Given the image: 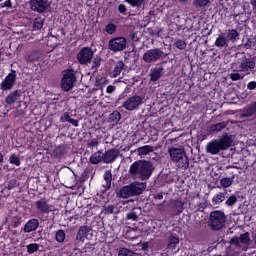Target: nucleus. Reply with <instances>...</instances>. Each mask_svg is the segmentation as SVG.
I'll return each instance as SVG.
<instances>
[{
    "label": "nucleus",
    "instance_id": "nucleus-1",
    "mask_svg": "<svg viewBox=\"0 0 256 256\" xmlns=\"http://www.w3.org/2000/svg\"><path fill=\"white\" fill-rule=\"evenodd\" d=\"M154 171V166L148 160H136L129 166L128 173L131 176H138L140 180L147 181L150 179Z\"/></svg>",
    "mask_w": 256,
    "mask_h": 256
},
{
    "label": "nucleus",
    "instance_id": "nucleus-2",
    "mask_svg": "<svg viewBox=\"0 0 256 256\" xmlns=\"http://www.w3.org/2000/svg\"><path fill=\"white\" fill-rule=\"evenodd\" d=\"M232 143V136L225 132L219 138L212 139L206 144V153L218 155L221 151L228 150L232 146Z\"/></svg>",
    "mask_w": 256,
    "mask_h": 256
},
{
    "label": "nucleus",
    "instance_id": "nucleus-3",
    "mask_svg": "<svg viewBox=\"0 0 256 256\" xmlns=\"http://www.w3.org/2000/svg\"><path fill=\"white\" fill-rule=\"evenodd\" d=\"M167 153L177 168L184 170L189 168V157L184 148L170 146L167 149Z\"/></svg>",
    "mask_w": 256,
    "mask_h": 256
},
{
    "label": "nucleus",
    "instance_id": "nucleus-4",
    "mask_svg": "<svg viewBox=\"0 0 256 256\" xmlns=\"http://www.w3.org/2000/svg\"><path fill=\"white\" fill-rule=\"evenodd\" d=\"M146 188L144 182H132L128 185L122 186L118 192H116V197L119 199H128L130 197H135L141 195Z\"/></svg>",
    "mask_w": 256,
    "mask_h": 256
},
{
    "label": "nucleus",
    "instance_id": "nucleus-5",
    "mask_svg": "<svg viewBox=\"0 0 256 256\" xmlns=\"http://www.w3.org/2000/svg\"><path fill=\"white\" fill-rule=\"evenodd\" d=\"M227 217L221 210H214L209 214L208 227L212 231H220L225 227Z\"/></svg>",
    "mask_w": 256,
    "mask_h": 256
},
{
    "label": "nucleus",
    "instance_id": "nucleus-6",
    "mask_svg": "<svg viewBox=\"0 0 256 256\" xmlns=\"http://www.w3.org/2000/svg\"><path fill=\"white\" fill-rule=\"evenodd\" d=\"M76 82L77 77L75 71L73 69H66L62 76V80H60V87L62 88V91L69 92L73 90Z\"/></svg>",
    "mask_w": 256,
    "mask_h": 256
},
{
    "label": "nucleus",
    "instance_id": "nucleus-7",
    "mask_svg": "<svg viewBox=\"0 0 256 256\" xmlns=\"http://www.w3.org/2000/svg\"><path fill=\"white\" fill-rule=\"evenodd\" d=\"M164 56V51L160 48L147 49L143 55L142 60L146 64H154L161 60Z\"/></svg>",
    "mask_w": 256,
    "mask_h": 256
},
{
    "label": "nucleus",
    "instance_id": "nucleus-8",
    "mask_svg": "<svg viewBox=\"0 0 256 256\" xmlns=\"http://www.w3.org/2000/svg\"><path fill=\"white\" fill-rule=\"evenodd\" d=\"M95 55V51L92 47L84 46L80 48L78 54H76V60H78V64L80 65H88L92 62Z\"/></svg>",
    "mask_w": 256,
    "mask_h": 256
},
{
    "label": "nucleus",
    "instance_id": "nucleus-9",
    "mask_svg": "<svg viewBox=\"0 0 256 256\" xmlns=\"http://www.w3.org/2000/svg\"><path fill=\"white\" fill-rule=\"evenodd\" d=\"M127 47V39L125 37H114L108 41V49L114 53L122 52Z\"/></svg>",
    "mask_w": 256,
    "mask_h": 256
},
{
    "label": "nucleus",
    "instance_id": "nucleus-10",
    "mask_svg": "<svg viewBox=\"0 0 256 256\" xmlns=\"http://www.w3.org/2000/svg\"><path fill=\"white\" fill-rule=\"evenodd\" d=\"M144 99L142 96L133 95L128 97L122 104V107L127 111H134L143 105Z\"/></svg>",
    "mask_w": 256,
    "mask_h": 256
},
{
    "label": "nucleus",
    "instance_id": "nucleus-11",
    "mask_svg": "<svg viewBox=\"0 0 256 256\" xmlns=\"http://www.w3.org/2000/svg\"><path fill=\"white\" fill-rule=\"evenodd\" d=\"M30 9L38 14L47 13L50 4L47 0H29Z\"/></svg>",
    "mask_w": 256,
    "mask_h": 256
},
{
    "label": "nucleus",
    "instance_id": "nucleus-12",
    "mask_svg": "<svg viewBox=\"0 0 256 256\" xmlns=\"http://www.w3.org/2000/svg\"><path fill=\"white\" fill-rule=\"evenodd\" d=\"M185 202L181 198L171 199L168 209L173 216H179L185 210Z\"/></svg>",
    "mask_w": 256,
    "mask_h": 256
},
{
    "label": "nucleus",
    "instance_id": "nucleus-13",
    "mask_svg": "<svg viewBox=\"0 0 256 256\" xmlns=\"http://www.w3.org/2000/svg\"><path fill=\"white\" fill-rule=\"evenodd\" d=\"M256 68L255 60L251 58H244L239 64L240 72L244 73V76H248Z\"/></svg>",
    "mask_w": 256,
    "mask_h": 256
},
{
    "label": "nucleus",
    "instance_id": "nucleus-14",
    "mask_svg": "<svg viewBox=\"0 0 256 256\" xmlns=\"http://www.w3.org/2000/svg\"><path fill=\"white\" fill-rule=\"evenodd\" d=\"M17 74L15 70H11V72L6 76V78L1 83L2 91H10L13 89L16 83Z\"/></svg>",
    "mask_w": 256,
    "mask_h": 256
},
{
    "label": "nucleus",
    "instance_id": "nucleus-15",
    "mask_svg": "<svg viewBox=\"0 0 256 256\" xmlns=\"http://www.w3.org/2000/svg\"><path fill=\"white\" fill-rule=\"evenodd\" d=\"M35 206L41 214L48 215L49 213L53 212L52 204H50L48 199L45 197H42L39 200H37L35 202Z\"/></svg>",
    "mask_w": 256,
    "mask_h": 256
},
{
    "label": "nucleus",
    "instance_id": "nucleus-16",
    "mask_svg": "<svg viewBox=\"0 0 256 256\" xmlns=\"http://www.w3.org/2000/svg\"><path fill=\"white\" fill-rule=\"evenodd\" d=\"M120 156V150L117 148H110L102 153V162L104 164H112Z\"/></svg>",
    "mask_w": 256,
    "mask_h": 256
},
{
    "label": "nucleus",
    "instance_id": "nucleus-17",
    "mask_svg": "<svg viewBox=\"0 0 256 256\" xmlns=\"http://www.w3.org/2000/svg\"><path fill=\"white\" fill-rule=\"evenodd\" d=\"M163 71H164V68L162 66L151 68L149 72L150 82L152 83L158 82L163 76Z\"/></svg>",
    "mask_w": 256,
    "mask_h": 256
},
{
    "label": "nucleus",
    "instance_id": "nucleus-18",
    "mask_svg": "<svg viewBox=\"0 0 256 256\" xmlns=\"http://www.w3.org/2000/svg\"><path fill=\"white\" fill-rule=\"evenodd\" d=\"M22 96V92L19 89H16L14 91H11L5 99V102L7 105L12 106L13 104H15L16 102H18V100L20 99V97Z\"/></svg>",
    "mask_w": 256,
    "mask_h": 256
},
{
    "label": "nucleus",
    "instance_id": "nucleus-19",
    "mask_svg": "<svg viewBox=\"0 0 256 256\" xmlns=\"http://www.w3.org/2000/svg\"><path fill=\"white\" fill-rule=\"evenodd\" d=\"M40 226V222L38 220V218H31V220H28V222H26L23 231L25 233H31L36 231Z\"/></svg>",
    "mask_w": 256,
    "mask_h": 256
},
{
    "label": "nucleus",
    "instance_id": "nucleus-20",
    "mask_svg": "<svg viewBox=\"0 0 256 256\" xmlns=\"http://www.w3.org/2000/svg\"><path fill=\"white\" fill-rule=\"evenodd\" d=\"M256 114V101L243 108L241 116L245 118L252 117Z\"/></svg>",
    "mask_w": 256,
    "mask_h": 256
},
{
    "label": "nucleus",
    "instance_id": "nucleus-21",
    "mask_svg": "<svg viewBox=\"0 0 256 256\" xmlns=\"http://www.w3.org/2000/svg\"><path fill=\"white\" fill-rule=\"evenodd\" d=\"M67 153V144L62 143L54 148L53 155L56 159L63 158V155Z\"/></svg>",
    "mask_w": 256,
    "mask_h": 256
},
{
    "label": "nucleus",
    "instance_id": "nucleus-22",
    "mask_svg": "<svg viewBox=\"0 0 256 256\" xmlns=\"http://www.w3.org/2000/svg\"><path fill=\"white\" fill-rule=\"evenodd\" d=\"M179 243H180L179 236L175 234H170V236H168V244L166 248L168 250H175L177 248V245H179Z\"/></svg>",
    "mask_w": 256,
    "mask_h": 256
},
{
    "label": "nucleus",
    "instance_id": "nucleus-23",
    "mask_svg": "<svg viewBox=\"0 0 256 256\" xmlns=\"http://www.w3.org/2000/svg\"><path fill=\"white\" fill-rule=\"evenodd\" d=\"M124 67H125V64L122 60H119L118 62H116V64L114 65V70L110 72V77L117 78L118 76H120Z\"/></svg>",
    "mask_w": 256,
    "mask_h": 256
},
{
    "label": "nucleus",
    "instance_id": "nucleus-24",
    "mask_svg": "<svg viewBox=\"0 0 256 256\" xmlns=\"http://www.w3.org/2000/svg\"><path fill=\"white\" fill-rule=\"evenodd\" d=\"M41 58V54L38 50H33L30 53L26 54L25 60L28 63L38 62Z\"/></svg>",
    "mask_w": 256,
    "mask_h": 256
},
{
    "label": "nucleus",
    "instance_id": "nucleus-25",
    "mask_svg": "<svg viewBox=\"0 0 256 256\" xmlns=\"http://www.w3.org/2000/svg\"><path fill=\"white\" fill-rule=\"evenodd\" d=\"M89 232V226H80V229H78V234H76V240L84 242Z\"/></svg>",
    "mask_w": 256,
    "mask_h": 256
},
{
    "label": "nucleus",
    "instance_id": "nucleus-26",
    "mask_svg": "<svg viewBox=\"0 0 256 256\" xmlns=\"http://www.w3.org/2000/svg\"><path fill=\"white\" fill-rule=\"evenodd\" d=\"M103 161V151L98 150L90 155V164L98 165Z\"/></svg>",
    "mask_w": 256,
    "mask_h": 256
},
{
    "label": "nucleus",
    "instance_id": "nucleus-27",
    "mask_svg": "<svg viewBox=\"0 0 256 256\" xmlns=\"http://www.w3.org/2000/svg\"><path fill=\"white\" fill-rule=\"evenodd\" d=\"M227 126H228V122L222 121V122H218L216 124H212L209 127V130H210L211 133H219L222 130L226 129Z\"/></svg>",
    "mask_w": 256,
    "mask_h": 256
},
{
    "label": "nucleus",
    "instance_id": "nucleus-28",
    "mask_svg": "<svg viewBox=\"0 0 256 256\" xmlns=\"http://www.w3.org/2000/svg\"><path fill=\"white\" fill-rule=\"evenodd\" d=\"M154 151V147L152 145H143L137 149V153L139 156L149 155Z\"/></svg>",
    "mask_w": 256,
    "mask_h": 256
},
{
    "label": "nucleus",
    "instance_id": "nucleus-29",
    "mask_svg": "<svg viewBox=\"0 0 256 256\" xmlns=\"http://www.w3.org/2000/svg\"><path fill=\"white\" fill-rule=\"evenodd\" d=\"M214 46L218 48L227 47L228 46L227 38L224 35H219L214 42Z\"/></svg>",
    "mask_w": 256,
    "mask_h": 256
},
{
    "label": "nucleus",
    "instance_id": "nucleus-30",
    "mask_svg": "<svg viewBox=\"0 0 256 256\" xmlns=\"http://www.w3.org/2000/svg\"><path fill=\"white\" fill-rule=\"evenodd\" d=\"M44 26V19L42 17H36L33 21L32 31H41Z\"/></svg>",
    "mask_w": 256,
    "mask_h": 256
},
{
    "label": "nucleus",
    "instance_id": "nucleus-31",
    "mask_svg": "<svg viewBox=\"0 0 256 256\" xmlns=\"http://www.w3.org/2000/svg\"><path fill=\"white\" fill-rule=\"evenodd\" d=\"M112 178H113V175H112L111 170H106L104 172V181H106V184L102 185V186H104V188H106V190L111 189Z\"/></svg>",
    "mask_w": 256,
    "mask_h": 256
},
{
    "label": "nucleus",
    "instance_id": "nucleus-32",
    "mask_svg": "<svg viewBox=\"0 0 256 256\" xmlns=\"http://www.w3.org/2000/svg\"><path fill=\"white\" fill-rule=\"evenodd\" d=\"M121 120V113L118 110L112 111L110 116H108V122L112 124H117Z\"/></svg>",
    "mask_w": 256,
    "mask_h": 256
},
{
    "label": "nucleus",
    "instance_id": "nucleus-33",
    "mask_svg": "<svg viewBox=\"0 0 256 256\" xmlns=\"http://www.w3.org/2000/svg\"><path fill=\"white\" fill-rule=\"evenodd\" d=\"M235 180V175L231 177H223L220 179V186L223 188H229Z\"/></svg>",
    "mask_w": 256,
    "mask_h": 256
},
{
    "label": "nucleus",
    "instance_id": "nucleus-34",
    "mask_svg": "<svg viewBox=\"0 0 256 256\" xmlns=\"http://www.w3.org/2000/svg\"><path fill=\"white\" fill-rule=\"evenodd\" d=\"M102 59L100 56L94 57V60H92V66L90 67V71H93L94 73L98 72L99 68L101 67Z\"/></svg>",
    "mask_w": 256,
    "mask_h": 256
},
{
    "label": "nucleus",
    "instance_id": "nucleus-35",
    "mask_svg": "<svg viewBox=\"0 0 256 256\" xmlns=\"http://www.w3.org/2000/svg\"><path fill=\"white\" fill-rule=\"evenodd\" d=\"M224 200H225V192H219L215 194L211 199L213 205H218L222 203Z\"/></svg>",
    "mask_w": 256,
    "mask_h": 256
},
{
    "label": "nucleus",
    "instance_id": "nucleus-36",
    "mask_svg": "<svg viewBox=\"0 0 256 256\" xmlns=\"http://www.w3.org/2000/svg\"><path fill=\"white\" fill-rule=\"evenodd\" d=\"M54 239H56V242H58L59 244L64 243L66 239L65 230H58L54 236Z\"/></svg>",
    "mask_w": 256,
    "mask_h": 256
},
{
    "label": "nucleus",
    "instance_id": "nucleus-37",
    "mask_svg": "<svg viewBox=\"0 0 256 256\" xmlns=\"http://www.w3.org/2000/svg\"><path fill=\"white\" fill-rule=\"evenodd\" d=\"M95 250V245L94 244H86L84 245V247L82 248V253H84V255L87 256H92Z\"/></svg>",
    "mask_w": 256,
    "mask_h": 256
},
{
    "label": "nucleus",
    "instance_id": "nucleus-38",
    "mask_svg": "<svg viewBox=\"0 0 256 256\" xmlns=\"http://www.w3.org/2000/svg\"><path fill=\"white\" fill-rule=\"evenodd\" d=\"M124 2L130 5L132 8L140 9L144 4L145 0H124Z\"/></svg>",
    "mask_w": 256,
    "mask_h": 256
},
{
    "label": "nucleus",
    "instance_id": "nucleus-39",
    "mask_svg": "<svg viewBox=\"0 0 256 256\" xmlns=\"http://www.w3.org/2000/svg\"><path fill=\"white\" fill-rule=\"evenodd\" d=\"M239 241L242 245H248L251 242L250 232H244V234H240Z\"/></svg>",
    "mask_w": 256,
    "mask_h": 256
},
{
    "label": "nucleus",
    "instance_id": "nucleus-40",
    "mask_svg": "<svg viewBox=\"0 0 256 256\" xmlns=\"http://www.w3.org/2000/svg\"><path fill=\"white\" fill-rule=\"evenodd\" d=\"M240 34L236 29H230L227 33V39L229 41H236L239 38Z\"/></svg>",
    "mask_w": 256,
    "mask_h": 256
},
{
    "label": "nucleus",
    "instance_id": "nucleus-41",
    "mask_svg": "<svg viewBox=\"0 0 256 256\" xmlns=\"http://www.w3.org/2000/svg\"><path fill=\"white\" fill-rule=\"evenodd\" d=\"M104 31H106L108 35H114L117 32V26L114 23H108Z\"/></svg>",
    "mask_w": 256,
    "mask_h": 256
},
{
    "label": "nucleus",
    "instance_id": "nucleus-42",
    "mask_svg": "<svg viewBox=\"0 0 256 256\" xmlns=\"http://www.w3.org/2000/svg\"><path fill=\"white\" fill-rule=\"evenodd\" d=\"M210 4V0H193V5L197 8H206Z\"/></svg>",
    "mask_w": 256,
    "mask_h": 256
},
{
    "label": "nucleus",
    "instance_id": "nucleus-43",
    "mask_svg": "<svg viewBox=\"0 0 256 256\" xmlns=\"http://www.w3.org/2000/svg\"><path fill=\"white\" fill-rule=\"evenodd\" d=\"M9 162H10V164L15 165L17 167H19L21 165V160L16 153L11 154V156L9 158Z\"/></svg>",
    "mask_w": 256,
    "mask_h": 256
},
{
    "label": "nucleus",
    "instance_id": "nucleus-44",
    "mask_svg": "<svg viewBox=\"0 0 256 256\" xmlns=\"http://www.w3.org/2000/svg\"><path fill=\"white\" fill-rule=\"evenodd\" d=\"M175 48H177L180 51H183L187 48V43L185 40L178 39L174 43Z\"/></svg>",
    "mask_w": 256,
    "mask_h": 256
},
{
    "label": "nucleus",
    "instance_id": "nucleus-45",
    "mask_svg": "<svg viewBox=\"0 0 256 256\" xmlns=\"http://www.w3.org/2000/svg\"><path fill=\"white\" fill-rule=\"evenodd\" d=\"M237 201H238L237 196L232 194L227 198L225 205L228 207H232V206L236 205Z\"/></svg>",
    "mask_w": 256,
    "mask_h": 256
},
{
    "label": "nucleus",
    "instance_id": "nucleus-46",
    "mask_svg": "<svg viewBox=\"0 0 256 256\" xmlns=\"http://www.w3.org/2000/svg\"><path fill=\"white\" fill-rule=\"evenodd\" d=\"M229 78H230L231 81L237 82V81L243 80L245 78V75H242V74H240L238 72L230 73L229 74Z\"/></svg>",
    "mask_w": 256,
    "mask_h": 256
},
{
    "label": "nucleus",
    "instance_id": "nucleus-47",
    "mask_svg": "<svg viewBox=\"0 0 256 256\" xmlns=\"http://www.w3.org/2000/svg\"><path fill=\"white\" fill-rule=\"evenodd\" d=\"M118 256H136V254L132 250H128V248H120Z\"/></svg>",
    "mask_w": 256,
    "mask_h": 256
},
{
    "label": "nucleus",
    "instance_id": "nucleus-48",
    "mask_svg": "<svg viewBox=\"0 0 256 256\" xmlns=\"http://www.w3.org/2000/svg\"><path fill=\"white\" fill-rule=\"evenodd\" d=\"M39 249H40V244H28L27 246V252L30 255L36 253L37 251H39Z\"/></svg>",
    "mask_w": 256,
    "mask_h": 256
},
{
    "label": "nucleus",
    "instance_id": "nucleus-49",
    "mask_svg": "<svg viewBox=\"0 0 256 256\" xmlns=\"http://www.w3.org/2000/svg\"><path fill=\"white\" fill-rule=\"evenodd\" d=\"M22 224V218L21 216H13L12 218V226L14 228L19 227Z\"/></svg>",
    "mask_w": 256,
    "mask_h": 256
},
{
    "label": "nucleus",
    "instance_id": "nucleus-50",
    "mask_svg": "<svg viewBox=\"0 0 256 256\" xmlns=\"http://www.w3.org/2000/svg\"><path fill=\"white\" fill-rule=\"evenodd\" d=\"M127 12H128V9H127V6L125 4H119L118 5V13L123 15V16H127Z\"/></svg>",
    "mask_w": 256,
    "mask_h": 256
},
{
    "label": "nucleus",
    "instance_id": "nucleus-51",
    "mask_svg": "<svg viewBox=\"0 0 256 256\" xmlns=\"http://www.w3.org/2000/svg\"><path fill=\"white\" fill-rule=\"evenodd\" d=\"M126 219L131 220V221H137L138 220L137 213L136 212H127Z\"/></svg>",
    "mask_w": 256,
    "mask_h": 256
},
{
    "label": "nucleus",
    "instance_id": "nucleus-52",
    "mask_svg": "<svg viewBox=\"0 0 256 256\" xmlns=\"http://www.w3.org/2000/svg\"><path fill=\"white\" fill-rule=\"evenodd\" d=\"M16 187H17V181H16V179H11V180L9 181V183H8V186H7L8 190H13V189L16 188Z\"/></svg>",
    "mask_w": 256,
    "mask_h": 256
},
{
    "label": "nucleus",
    "instance_id": "nucleus-53",
    "mask_svg": "<svg viewBox=\"0 0 256 256\" xmlns=\"http://www.w3.org/2000/svg\"><path fill=\"white\" fill-rule=\"evenodd\" d=\"M99 145V141L94 138L88 142V148H95Z\"/></svg>",
    "mask_w": 256,
    "mask_h": 256
},
{
    "label": "nucleus",
    "instance_id": "nucleus-54",
    "mask_svg": "<svg viewBox=\"0 0 256 256\" xmlns=\"http://www.w3.org/2000/svg\"><path fill=\"white\" fill-rule=\"evenodd\" d=\"M71 120V116L68 112L64 113V116L60 117V122H68Z\"/></svg>",
    "mask_w": 256,
    "mask_h": 256
},
{
    "label": "nucleus",
    "instance_id": "nucleus-55",
    "mask_svg": "<svg viewBox=\"0 0 256 256\" xmlns=\"http://www.w3.org/2000/svg\"><path fill=\"white\" fill-rule=\"evenodd\" d=\"M1 8H12V1L6 0L5 2L0 4Z\"/></svg>",
    "mask_w": 256,
    "mask_h": 256
},
{
    "label": "nucleus",
    "instance_id": "nucleus-56",
    "mask_svg": "<svg viewBox=\"0 0 256 256\" xmlns=\"http://www.w3.org/2000/svg\"><path fill=\"white\" fill-rule=\"evenodd\" d=\"M115 90H116V86L115 85H108L106 87V93L107 94H112V93L115 92Z\"/></svg>",
    "mask_w": 256,
    "mask_h": 256
},
{
    "label": "nucleus",
    "instance_id": "nucleus-57",
    "mask_svg": "<svg viewBox=\"0 0 256 256\" xmlns=\"http://www.w3.org/2000/svg\"><path fill=\"white\" fill-rule=\"evenodd\" d=\"M247 89L250 90V91L255 90L256 89V81L248 82Z\"/></svg>",
    "mask_w": 256,
    "mask_h": 256
},
{
    "label": "nucleus",
    "instance_id": "nucleus-58",
    "mask_svg": "<svg viewBox=\"0 0 256 256\" xmlns=\"http://www.w3.org/2000/svg\"><path fill=\"white\" fill-rule=\"evenodd\" d=\"M231 243L236 245V246H239L240 243H241L239 236H233V238H231Z\"/></svg>",
    "mask_w": 256,
    "mask_h": 256
},
{
    "label": "nucleus",
    "instance_id": "nucleus-59",
    "mask_svg": "<svg viewBox=\"0 0 256 256\" xmlns=\"http://www.w3.org/2000/svg\"><path fill=\"white\" fill-rule=\"evenodd\" d=\"M115 210V207L110 205V206H106L105 211L107 214H113Z\"/></svg>",
    "mask_w": 256,
    "mask_h": 256
},
{
    "label": "nucleus",
    "instance_id": "nucleus-60",
    "mask_svg": "<svg viewBox=\"0 0 256 256\" xmlns=\"http://www.w3.org/2000/svg\"><path fill=\"white\" fill-rule=\"evenodd\" d=\"M68 123L72 124L74 127L79 126V121L77 119H74V118H70V121Z\"/></svg>",
    "mask_w": 256,
    "mask_h": 256
},
{
    "label": "nucleus",
    "instance_id": "nucleus-61",
    "mask_svg": "<svg viewBox=\"0 0 256 256\" xmlns=\"http://www.w3.org/2000/svg\"><path fill=\"white\" fill-rule=\"evenodd\" d=\"M163 198H164L163 192L154 194V199L155 200H163Z\"/></svg>",
    "mask_w": 256,
    "mask_h": 256
},
{
    "label": "nucleus",
    "instance_id": "nucleus-62",
    "mask_svg": "<svg viewBox=\"0 0 256 256\" xmlns=\"http://www.w3.org/2000/svg\"><path fill=\"white\" fill-rule=\"evenodd\" d=\"M250 5L252 7V10L256 12V0H250Z\"/></svg>",
    "mask_w": 256,
    "mask_h": 256
},
{
    "label": "nucleus",
    "instance_id": "nucleus-63",
    "mask_svg": "<svg viewBox=\"0 0 256 256\" xmlns=\"http://www.w3.org/2000/svg\"><path fill=\"white\" fill-rule=\"evenodd\" d=\"M148 31H149L150 36H156L157 35V32L152 28H148Z\"/></svg>",
    "mask_w": 256,
    "mask_h": 256
},
{
    "label": "nucleus",
    "instance_id": "nucleus-64",
    "mask_svg": "<svg viewBox=\"0 0 256 256\" xmlns=\"http://www.w3.org/2000/svg\"><path fill=\"white\" fill-rule=\"evenodd\" d=\"M248 43H250V44H252V46L256 47V35L254 37V41L252 42V41L248 40Z\"/></svg>",
    "mask_w": 256,
    "mask_h": 256
}]
</instances>
